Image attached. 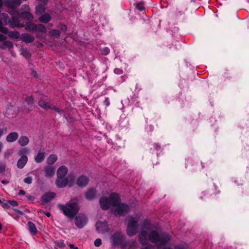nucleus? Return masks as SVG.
Masks as SVG:
<instances>
[{"mask_svg":"<svg viewBox=\"0 0 249 249\" xmlns=\"http://www.w3.org/2000/svg\"><path fill=\"white\" fill-rule=\"evenodd\" d=\"M101 208L106 210L112 206L113 208L111 210L112 213L116 216H122L127 213L129 210L128 205L121 202L119 194L112 193L109 195V198L106 196L102 197L100 199Z\"/></svg>","mask_w":249,"mask_h":249,"instance_id":"obj_1","label":"nucleus"},{"mask_svg":"<svg viewBox=\"0 0 249 249\" xmlns=\"http://www.w3.org/2000/svg\"><path fill=\"white\" fill-rule=\"evenodd\" d=\"M171 237L166 232H159L153 230L148 234V239L152 243L158 244L157 249H161L170 240Z\"/></svg>","mask_w":249,"mask_h":249,"instance_id":"obj_2","label":"nucleus"},{"mask_svg":"<svg viewBox=\"0 0 249 249\" xmlns=\"http://www.w3.org/2000/svg\"><path fill=\"white\" fill-rule=\"evenodd\" d=\"M110 241L112 247L120 246L122 249H130V242L125 240L123 233L118 231L113 233L110 236Z\"/></svg>","mask_w":249,"mask_h":249,"instance_id":"obj_3","label":"nucleus"},{"mask_svg":"<svg viewBox=\"0 0 249 249\" xmlns=\"http://www.w3.org/2000/svg\"><path fill=\"white\" fill-rule=\"evenodd\" d=\"M140 216L137 215L135 216H128L125 221L127 222L126 233L129 236L135 235L139 228L138 222Z\"/></svg>","mask_w":249,"mask_h":249,"instance_id":"obj_4","label":"nucleus"},{"mask_svg":"<svg viewBox=\"0 0 249 249\" xmlns=\"http://www.w3.org/2000/svg\"><path fill=\"white\" fill-rule=\"evenodd\" d=\"M58 207L65 215L71 218L74 217L79 211L77 204L72 201L66 205L59 204Z\"/></svg>","mask_w":249,"mask_h":249,"instance_id":"obj_5","label":"nucleus"},{"mask_svg":"<svg viewBox=\"0 0 249 249\" xmlns=\"http://www.w3.org/2000/svg\"><path fill=\"white\" fill-rule=\"evenodd\" d=\"M15 13H16L17 14H18V11H15L14 12L10 13V14L12 15V18L9 19L8 24L11 28H22L24 27V24L20 23L19 17H16L14 16Z\"/></svg>","mask_w":249,"mask_h":249,"instance_id":"obj_6","label":"nucleus"},{"mask_svg":"<svg viewBox=\"0 0 249 249\" xmlns=\"http://www.w3.org/2000/svg\"><path fill=\"white\" fill-rule=\"evenodd\" d=\"M0 32L7 34L11 38L18 39L20 37V34L16 31H9L7 27L3 25L0 27Z\"/></svg>","mask_w":249,"mask_h":249,"instance_id":"obj_7","label":"nucleus"},{"mask_svg":"<svg viewBox=\"0 0 249 249\" xmlns=\"http://www.w3.org/2000/svg\"><path fill=\"white\" fill-rule=\"evenodd\" d=\"M88 219L84 214H80L75 218V224L79 229L82 228L87 223Z\"/></svg>","mask_w":249,"mask_h":249,"instance_id":"obj_8","label":"nucleus"},{"mask_svg":"<svg viewBox=\"0 0 249 249\" xmlns=\"http://www.w3.org/2000/svg\"><path fill=\"white\" fill-rule=\"evenodd\" d=\"M96 229L99 233H105L108 231V224L105 221H99L96 224Z\"/></svg>","mask_w":249,"mask_h":249,"instance_id":"obj_9","label":"nucleus"},{"mask_svg":"<svg viewBox=\"0 0 249 249\" xmlns=\"http://www.w3.org/2000/svg\"><path fill=\"white\" fill-rule=\"evenodd\" d=\"M45 176L47 178H52L55 174V168L53 165H46L43 168Z\"/></svg>","mask_w":249,"mask_h":249,"instance_id":"obj_10","label":"nucleus"},{"mask_svg":"<svg viewBox=\"0 0 249 249\" xmlns=\"http://www.w3.org/2000/svg\"><path fill=\"white\" fill-rule=\"evenodd\" d=\"M139 241L142 245H146L148 243V234L145 231H142L138 236Z\"/></svg>","mask_w":249,"mask_h":249,"instance_id":"obj_11","label":"nucleus"},{"mask_svg":"<svg viewBox=\"0 0 249 249\" xmlns=\"http://www.w3.org/2000/svg\"><path fill=\"white\" fill-rule=\"evenodd\" d=\"M68 183V179L66 177H57L55 183L58 188H63L67 186Z\"/></svg>","mask_w":249,"mask_h":249,"instance_id":"obj_12","label":"nucleus"},{"mask_svg":"<svg viewBox=\"0 0 249 249\" xmlns=\"http://www.w3.org/2000/svg\"><path fill=\"white\" fill-rule=\"evenodd\" d=\"M19 135L17 132L9 133L6 137V141L10 143L14 142L18 140Z\"/></svg>","mask_w":249,"mask_h":249,"instance_id":"obj_13","label":"nucleus"},{"mask_svg":"<svg viewBox=\"0 0 249 249\" xmlns=\"http://www.w3.org/2000/svg\"><path fill=\"white\" fill-rule=\"evenodd\" d=\"M89 180L86 176H81L78 178L76 181L77 184L80 187L86 186L89 183Z\"/></svg>","mask_w":249,"mask_h":249,"instance_id":"obj_14","label":"nucleus"},{"mask_svg":"<svg viewBox=\"0 0 249 249\" xmlns=\"http://www.w3.org/2000/svg\"><path fill=\"white\" fill-rule=\"evenodd\" d=\"M96 195V190L94 188L89 189L85 194L87 199L91 200L93 199Z\"/></svg>","mask_w":249,"mask_h":249,"instance_id":"obj_15","label":"nucleus"},{"mask_svg":"<svg viewBox=\"0 0 249 249\" xmlns=\"http://www.w3.org/2000/svg\"><path fill=\"white\" fill-rule=\"evenodd\" d=\"M28 160L27 156H21L18 160L17 163V167L19 169H22L27 164Z\"/></svg>","mask_w":249,"mask_h":249,"instance_id":"obj_16","label":"nucleus"},{"mask_svg":"<svg viewBox=\"0 0 249 249\" xmlns=\"http://www.w3.org/2000/svg\"><path fill=\"white\" fill-rule=\"evenodd\" d=\"M38 106L44 109H49L52 107V104L48 102L45 98H41L38 102Z\"/></svg>","mask_w":249,"mask_h":249,"instance_id":"obj_17","label":"nucleus"},{"mask_svg":"<svg viewBox=\"0 0 249 249\" xmlns=\"http://www.w3.org/2000/svg\"><path fill=\"white\" fill-rule=\"evenodd\" d=\"M45 158V153L43 150H40L35 157V160L36 163L42 162Z\"/></svg>","mask_w":249,"mask_h":249,"instance_id":"obj_18","label":"nucleus"},{"mask_svg":"<svg viewBox=\"0 0 249 249\" xmlns=\"http://www.w3.org/2000/svg\"><path fill=\"white\" fill-rule=\"evenodd\" d=\"M21 3V0H6L4 4L5 6L8 7L13 8L20 5Z\"/></svg>","mask_w":249,"mask_h":249,"instance_id":"obj_19","label":"nucleus"},{"mask_svg":"<svg viewBox=\"0 0 249 249\" xmlns=\"http://www.w3.org/2000/svg\"><path fill=\"white\" fill-rule=\"evenodd\" d=\"M21 39L26 43H32L35 40L34 37L28 34H22L20 36Z\"/></svg>","mask_w":249,"mask_h":249,"instance_id":"obj_20","label":"nucleus"},{"mask_svg":"<svg viewBox=\"0 0 249 249\" xmlns=\"http://www.w3.org/2000/svg\"><path fill=\"white\" fill-rule=\"evenodd\" d=\"M55 196V194L53 192H49L42 196L41 197L42 201L47 203L53 199Z\"/></svg>","mask_w":249,"mask_h":249,"instance_id":"obj_21","label":"nucleus"},{"mask_svg":"<svg viewBox=\"0 0 249 249\" xmlns=\"http://www.w3.org/2000/svg\"><path fill=\"white\" fill-rule=\"evenodd\" d=\"M68 172V168L66 166L62 165L60 166L57 171V176L65 177Z\"/></svg>","mask_w":249,"mask_h":249,"instance_id":"obj_22","label":"nucleus"},{"mask_svg":"<svg viewBox=\"0 0 249 249\" xmlns=\"http://www.w3.org/2000/svg\"><path fill=\"white\" fill-rule=\"evenodd\" d=\"M18 143L22 147L27 145L29 142V139L27 136H21L18 139Z\"/></svg>","mask_w":249,"mask_h":249,"instance_id":"obj_23","label":"nucleus"},{"mask_svg":"<svg viewBox=\"0 0 249 249\" xmlns=\"http://www.w3.org/2000/svg\"><path fill=\"white\" fill-rule=\"evenodd\" d=\"M20 17L29 21H32L34 18L33 15L28 11H24L21 13Z\"/></svg>","mask_w":249,"mask_h":249,"instance_id":"obj_24","label":"nucleus"},{"mask_svg":"<svg viewBox=\"0 0 249 249\" xmlns=\"http://www.w3.org/2000/svg\"><path fill=\"white\" fill-rule=\"evenodd\" d=\"M28 229L30 233L33 235L36 234L37 230L35 224L31 221L28 222Z\"/></svg>","mask_w":249,"mask_h":249,"instance_id":"obj_25","label":"nucleus"},{"mask_svg":"<svg viewBox=\"0 0 249 249\" xmlns=\"http://www.w3.org/2000/svg\"><path fill=\"white\" fill-rule=\"evenodd\" d=\"M14 45L10 41H5L2 44H0V49L5 50L7 48L12 49L13 48Z\"/></svg>","mask_w":249,"mask_h":249,"instance_id":"obj_26","label":"nucleus"},{"mask_svg":"<svg viewBox=\"0 0 249 249\" xmlns=\"http://www.w3.org/2000/svg\"><path fill=\"white\" fill-rule=\"evenodd\" d=\"M30 153V149L24 146L20 148L18 152V154L19 156H26L25 155Z\"/></svg>","mask_w":249,"mask_h":249,"instance_id":"obj_27","label":"nucleus"},{"mask_svg":"<svg viewBox=\"0 0 249 249\" xmlns=\"http://www.w3.org/2000/svg\"><path fill=\"white\" fill-rule=\"evenodd\" d=\"M57 160V156L55 154H51L47 159V163L49 165H52Z\"/></svg>","mask_w":249,"mask_h":249,"instance_id":"obj_28","label":"nucleus"},{"mask_svg":"<svg viewBox=\"0 0 249 249\" xmlns=\"http://www.w3.org/2000/svg\"><path fill=\"white\" fill-rule=\"evenodd\" d=\"M51 18V17L50 14H44L42 16H41L39 18V20L40 22L42 23H46L48 22Z\"/></svg>","mask_w":249,"mask_h":249,"instance_id":"obj_29","label":"nucleus"},{"mask_svg":"<svg viewBox=\"0 0 249 249\" xmlns=\"http://www.w3.org/2000/svg\"><path fill=\"white\" fill-rule=\"evenodd\" d=\"M36 25V24L32 22H28L25 25H24L25 29L26 31L29 32H35Z\"/></svg>","mask_w":249,"mask_h":249,"instance_id":"obj_30","label":"nucleus"},{"mask_svg":"<svg viewBox=\"0 0 249 249\" xmlns=\"http://www.w3.org/2000/svg\"><path fill=\"white\" fill-rule=\"evenodd\" d=\"M35 31H38L43 33L46 32V28L45 26L42 24H38L36 25Z\"/></svg>","mask_w":249,"mask_h":249,"instance_id":"obj_31","label":"nucleus"},{"mask_svg":"<svg viewBox=\"0 0 249 249\" xmlns=\"http://www.w3.org/2000/svg\"><path fill=\"white\" fill-rule=\"evenodd\" d=\"M44 5L45 4H40L36 7V12L37 14L43 13L45 11Z\"/></svg>","mask_w":249,"mask_h":249,"instance_id":"obj_32","label":"nucleus"},{"mask_svg":"<svg viewBox=\"0 0 249 249\" xmlns=\"http://www.w3.org/2000/svg\"><path fill=\"white\" fill-rule=\"evenodd\" d=\"M49 35L52 36L58 37L60 36V33L58 30L53 29L49 32Z\"/></svg>","mask_w":249,"mask_h":249,"instance_id":"obj_33","label":"nucleus"},{"mask_svg":"<svg viewBox=\"0 0 249 249\" xmlns=\"http://www.w3.org/2000/svg\"><path fill=\"white\" fill-rule=\"evenodd\" d=\"M20 52L21 54H22L25 57L27 58L30 55L29 51L26 49L22 48L21 49Z\"/></svg>","mask_w":249,"mask_h":249,"instance_id":"obj_34","label":"nucleus"},{"mask_svg":"<svg viewBox=\"0 0 249 249\" xmlns=\"http://www.w3.org/2000/svg\"><path fill=\"white\" fill-rule=\"evenodd\" d=\"M25 101L29 105H32L34 102V98L32 96H28L25 99Z\"/></svg>","mask_w":249,"mask_h":249,"instance_id":"obj_35","label":"nucleus"},{"mask_svg":"<svg viewBox=\"0 0 249 249\" xmlns=\"http://www.w3.org/2000/svg\"><path fill=\"white\" fill-rule=\"evenodd\" d=\"M55 245L60 248H64L65 247V244L63 240H58L56 242Z\"/></svg>","mask_w":249,"mask_h":249,"instance_id":"obj_36","label":"nucleus"},{"mask_svg":"<svg viewBox=\"0 0 249 249\" xmlns=\"http://www.w3.org/2000/svg\"><path fill=\"white\" fill-rule=\"evenodd\" d=\"M6 164L0 161V174H2L5 171Z\"/></svg>","mask_w":249,"mask_h":249,"instance_id":"obj_37","label":"nucleus"},{"mask_svg":"<svg viewBox=\"0 0 249 249\" xmlns=\"http://www.w3.org/2000/svg\"><path fill=\"white\" fill-rule=\"evenodd\" d=\"M33 180L32 177H27L24 178L23 181L25 183L28 184H30L32 183Z\"/></svg>","mask_w":249,"mask_h":249,"instance_id":"obj_38","label":"nucleus"},{"mask_svg":"<svg viewBox=\"0 0 249 249\" xmlns=\"http://www.w3.org/2000/svg\"><path fill=\"white\" fill-rule=\"evenodd\" d=\"M12 150L8 149L4 153V157L5 158H8L12 154Z\"/></svg>","mask_w":249,"mask_h":249,"instance_id":"obj_39","label":"nucleus"},{"mask_svg":"<svg viewBox=\"0 0 249 249\" xmlns=\"http://www.w3.org/2000/svg\"><path fill=\"white\" fill-rule=\"evenodd\" d=\"M50 109L55 110L56 112L59 113L60 114H61L64 112L63 110L60 109L58 107L54 106L53 105L52 106V107Z\"/></svg>","mask_w":249,"mask_h":249,"instance_id":"obj_40","label":"nucleus"},{"mask_svg":"<svg viewBox=\"0 0 249 249\" xmlns=\"http://www.w3.org/2000/svg\"><path fill=\"white\" fill-rule=\"evenodd\" d=\"M110 50L107 47H105L101 50L102 53L105 55L108 54Z\"/></svg>","mask_w":249,"mask_h":249,"instance_id":"obj_41","label":"nucleus"},{"mask_svg":"<svg viewBox=\"0 0 249 249\" xmlns=\"http://www.w3.org/2000/svg\"><path fill=\"white\" fill-rule=\"evenodd\" d=\"M137 9L140 11H142L144 9L143 3L142 2H139L137 4L136 6Z\"/></svg>","mask_w":249,"mask_h":249,"instance_id":"obj_42","label":"nucleus"},{"mask_svg":"<svg viewBox=\"0 0 249 249\" xmlns=\"http://www.w3.org/2000/svg\"><path fill=\"white\" fill-rule=\"evenodd\" d=\"M2 19L4 22H5V24L7 25V20L8 18V16L6 13H2L1 14Z\"/></svg>","mask_w":249,"mask_h":249,"instance_id":"obj_43","label":"nucleus"},{"mask_svg":"<svg viewBox=\"0 0 249 249\" xmlns=\"http://www.w3.org/2000/svg\"><path fill=\"white\" fill-rule=\"evenodd\" d=\"M94 244L95 246L97 247L100 246L102 244L101 239L100 238L96 239L94 241Z\"/></svg>","mask_w":249,"mask_h":249,"instance_id":"obj_44","label":"nucleus"},{"mask_svg":"<svg viewBox=\"0 0 249 249\" xmlns=\"http://www.w3.org/2000/svg\"><path fill=\"white\" fill-rule=\"evenodd\" d=\"M114 72L115 74L119 75L123 73V70L119 68H116L114 70Z\"/></svg>","mask_w":249,"mask_h":249,"instance_id":"obj_45","label":"nucleus"},{"mask_svg":"<svg viewBox=\"0 0 249 249\" xmlns=\"http://www.w3.org/2000/svg\"><path fill=\"white\" fill-rule=\"evenodd\" d=\"M10 206H16L18 205V203L15 200H9L8 201Z\"/></svg>","mask_w":249,"mask_h":249,"instance_id":"obj_46","label":"nucleus"},{"mask_svg":"<svg viewBox=\"0 0 249 249\" xmlns=\"http://www.w3.org/2000/svg\"><path fill=\"white\" fill-rule=\"evenodd\" d=\"M166 249H171L170 248H167ZM175 249H187L185 246L183 245H179L176 247Z\"/></svg>","mask_w":249,"mask_h":249,"instance_id":"obj_47","label":"nucleus"},{"mask_svg":"<svg viewBox=\"0 0 249 249\" xmlns=\"http://www.w3.org/2000/svg\"><path fill=\"white\" fill-rule=\"evenodd\" d=\"M2 206L3 208H4V209H8L10 207L8 201L6 203H3Z\"/></svg>","mask_w":249,"mask_h":249,"instance_id":"obj_48","label":"nucleus"},{"mask_svg":"<svg viewBox=\"0 0 249 249\" xmlns=\"http://www.w3.org/2000/svg\"><path fill=\"white\" fill-rule=\"evenodd\" d=\"M7 37L2 34H0V41H4L6 39Z\"/></svg>","mask_w":249,"mask_h":249,"instance_id":"obj_49","label":"nucleus"},{"mask_svg":"<svg viewBox=\"0 0 249 249\" xmlns=\"http://www.w3.org/2000/svg\"><path fill=\"white\" fill-rule=\"evenodd\" d=\"M68 246L71 249H78V247L74 246L73 244H69Z\"/></svg>","mask_w":249,"mask_h":249,"instance_id":"obj_50","label":"nucleus"},{"mask_svg":"<svg viewBox=\"0 0 249 249\" xmlns=\"http://www.w3.org/2000/svg\"><path fill=\"white\" fill-rule=\"evenodd\" d=\"M104 103L107 106H108L109 105V101L108 98L107 97L106 98L104 101Z\"/></svg>","mask_w":249,"mask_h":249,"instance_id":"obj_51","label":"nucleus"},{"mask_svg":"<svg viewBox=\"0 0 249 249\" xmlns=\"http://www.w3.org/2000/svg\"><path fill=\"white\" fill-rule=\"evenodd\" d=\"M154 147L156 150H159L160 149V146L157 143H154Z\"/></svg>","mask_w":249,"mask_h":249,"instance_id":"obj_52","label":"nucleus"},{"mask_svg":"<svg viewBox=\"0 0 249 249\" xmlns=\"http://www.w3.org/2000/svg\"><path fill=\"white\" fill-rule=\"evenodd\" d=\"M141 249H154V248L152 246L149 245V246H147L144 248H141Z\"/></svg>","mask_w":249,"mask_h":249,"instance_id":"obj_53","label":"nucleus"},{"mask_svg":"<svg viewBox=\"0 0 249 249\" xmlns=\"http://www.w3.org/2000/svg\"><path fill=\"white\" fill-rule=\"evenodd\" d=\"M25 192L23 190H20L19 192H18V195H22V196H24L25 195Z\"/></svg>","mask_w":249,"mask_h":249,"instance_id":"obj_54","label":"nucleus"},{"mask_svg":"<svg viewBox=\"0 0 249 249\" xmlns=\"http://www.w3.org/2000/svg\"><path fill=\"white\" fill-rule=\"evenodd\" d=\"M40 4H46L48 0H38Z\"/></svg>","mask_w":249,"mask_h":249,"instance_id":"obj_55","label":"nucleus"},{"mask_svg":"<svg viewBox=\"0 0 249 249\" xmlns=\"http://www.w3.org/2000/svg\"><path fill=\"white\" fill-rule=\"evenodd\" d=\"M3 147H4V145H3V143L2 142H0V153L3 150Z\"/></svg>","mask_w":249,"mask_h":249,"instance_id":"obj_56","label":"nucleus"},{"mask_svg":"<svg viewBox=\"0 0 249 249\" xmlns=\"http://www.w3.org/2000/svg\"><path fill=\"white\" fill-rule=\"evenodd\" d=\"M149 221H147V220H145L144 222V225L143 226V227L144 228H146L147 227V225H149Z\"/></svg>","mask_w":249,"mask_h":249,"instance_id":"obj_57","label":"nucleus"},{"mask_svg":"<svg viewBox=\"0 0 249 249\" xmlns=\"http://www.w3.org/2000/svg\"><path fill=\"white\" fill-rule=\"evenodd\" d=\"M1 182L3 184L6 185L9 183V181L7 180H2Z\"/></svg>","mask_w":249,"mask_h":249,"instance_id":"obj_58","label":"nucleus"},{"mask_svg":"<svg viewBox=\"0 0 249 249\" xmlns=\"http://www.w3.org/2000/svg\"><path fill=\"white\" fill-rule=\"evenodd\" d=\"M44 213L45 215H46L47 217H50L51 216V213L47 212H44Z\"/></svg>","mask_w":249,"mask_h":249,"instance_id":"obj_59","label":"nucleus"},{"mask_svg":"<svg viewBox=\"0 0 249 249\" xmlns=\"http://www.w3.org/2000/svg\"><path fill=\"white\" fill-rule=\"evenodd\" d=\"M4 133L3 130L2 128H0V138Z\"/></svg>","mask_w":249,"mask_h":249,"instance_id":"obj_60","label":"nucleus"},{"mask_svg":"<svg viewBox=\"0 0 249 249\" xmlns=\"http://www.w3.org/2000/svg\"><path fill=\"white\" fill-rule=\"evenodd\" d=\"M61 29L62 30H66V26L64 25H61Z\"/></svg>","mask_w":249,"mask_h":249,"instance_id":"obj_61","label":"nucleus"},{"mask_svg":"<svg viewBox=\"0 0 249 249\" xmlns=\"http://www.w3.org/2000/svg\"><path fill=\"white\" fill-rule=\"evenodd\" d=\"M23 7H24L25 9L26 10L29 9V6L28 5H24L22 6Z\"/></svg>","mask_w":249,"mask_h":249,"instance_id":"obj_62","label":"nucleus"},{"mask_svg":"<svg viewBox=\"0 0 249 249\" xmlns=\"http://www.w3.org/2000/svg\"><path fill=\"white\" fill-rule=\"evenodd\" d=\"M2 26V22L1 19H0V27Z\"/></svg>","mask_w":249,"mask_h":249,"instance_id":"obj_63","label":"nucleus"},{"mask_svg":"<svg viewBox=\"0 0 249 249\" xmlns=\"http://www.w3.org/2000/svg\"><path fill=\"white\" fill-rule=\"evenodd\" d=\"M34 74L35 76H36L37 75V73L36 71H34Z\"/></svg>","mask_w":249,"mask_h":249,"instance_id":"obj_64","label":"nucleus"}]
</instances>
